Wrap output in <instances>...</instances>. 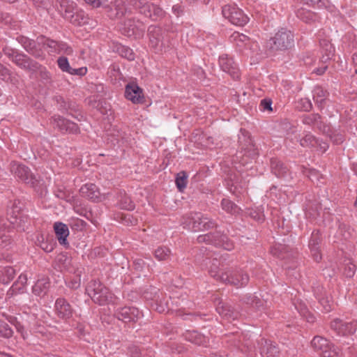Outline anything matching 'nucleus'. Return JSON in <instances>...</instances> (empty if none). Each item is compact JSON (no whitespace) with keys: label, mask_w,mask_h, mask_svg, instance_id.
<instances>
[{"label":"nucleus","mask_w":357,"mask_h":357,"mask_svg":"<svg viewBox=\"0 0 357 357\" xmlns=\"http://www.w3.org/2000/svg\"><path fill=\"white\" fill-rule=\"evenodd\" d=\"M55 6L61 15L65 16L67 13V0H56Z\"/></svg>","instance_id":"nucleus-55"},{"label":"nucleus","mask_w":357,"mask_h":357,"mask_svg":"<svg viewBox=\"0 0 357 357\" xmlns=\"http://www.w3.org/2000/svg\"><path fill=\"white\" fill-rule=\"evenodd\" d=\"M221 206L225 211L231 214L238 213L240 211V208L236 204L227 199H223L222 200Z\"/></svg>","instance_id":"nucleus-40"},{"label":"nucleus","mask_w":357,"mask_h":357,"mask_svg":"<svg viewBox=\"0 0 357 357\" xmlns=\"http://www.w3.org/2000/svg\"><path fill=\"white\" fill-rule=\"evenodd\" d=\"M294 45V36L290 31L282 29L270 40L271 48L273 50H284Z\"/></svg>","instance_id":"nucleus-7"},{"label":"nucleus","mask_w":357,"mask_h":357,"mask_svg":"<svg viewBox=\"0 0 357 357\" xmlns=\"http://www.w3.org/2000/svg\"><path fill=\"white\" fill-rule=\"evenodd\" d=\"M11 172L15 175V176L26 183H31L33 186H35L36 183L38 182L37 179L31 173L29 168L24 165L13 162L11 165Z\"/></svg>","instance_id":"nucleus-13"},{"label":"nucleus","mask_w":357,"mask_h":357,"mask_svg":"<svg viewBox=\"0 0 357 357\" xmlns=\"http://www.w3.org/2000/svg\"><path fill=\"white\" fill-rule=\"evenodd\" d=\"M248 213L255 220L258 222H262L264 220L265 215L261 207H256L255 208L249 209Z\"/></svg>","instance_id":"nucleus-43"},{"label":"nucleus","mask_w":357,"mask_h":357,"mask_svg":"<svg viewBox=\"0 0 357 357\" xmlns=\"http://www.w3.org/2000/svg\"><path fill=\"white\" fill-rule=\"evenodd\" d=\"M59 67L63 71L67 72V57L61 56L57 60Z\"/></svg>","instance_id":"nucleus-64"},{"label":"nucleus","mask_w":357,"mask_h":357,"mask_svg":"<svg viewBox=\"0 0 357 357\" xmlns=\"http://www.w3.org/2000/svg\"><path fill=\"white\" fill-rule=\"evenodd\" d=\"M80 273L81 271L77 270L75 273V277L73 278L70 287L73 289H76L80 285Z\"/></svg>","instance_id":"nucleus-60"},{"label":"nucleus","mask_w":357,"mask_h":357,"mask_svg":"<svg viewBox=\"0 0 357 357\" xmlns=\"http://www.w3.org/2000/svg\"><path fill=\"white\" fill-rule=\"evenodd\" d=\"M104 287V285L98 280H91L86 287L87 294L93 301H100V295H98L100 291Z\"/></svg>","instance_id":"nucleus-24"},{"label":"nucleus","mask_w":357,"mask_h":357,"mask_svg":"<svg viewBox=\"0 0 357 357\" xmlns=\"http://www.w3.org/2000/svg\"><path fill=\"white\" fill-rule=\"evenodd\" d=\"M132 6L135 8L134 2L130 0H115L110 8V17H121L127 13H131Z\"/></svg>","instance_id":"nucleus-14"},{"label":"nucleus","mask_w":357,"mask_h":357,"mask_svg":"<svg viewBox=\"0 0 357 357\" xmlns=\"http://www.w3.org/2000/svg\"><path fill=\"white\" fill-rule=\"evenodd\" d=\"M37 8L47 9L50 5L49 0H31Z\"/></svg>","instance_id":"nucleus-59"},{"label":"nucleus","mask_w":357,"mask_h":357,"mask_svg":"<svg viewBox=\"0 0 357 357\" xmlns=\"http://www.w3.org/2000/svg\"><path fill=\"white\" fill-rule=\"evenodd\" d=\"M13 331L8 324L0 319V336L10 338L13 336Z\"/></svg>","instance_id":"nucleus-44"},{"label":"nucleus","mask_w":357,"mask_h":357,"mask_svg":"<svg viewBox=\"0 0 357 357\" xmlns=\"http://www.w3.org/2000/svg\"><path fill=\"white\" fill-rule=\"evenodd\" d=\"M0 78L6 82L11 81V75L10 71L5 66H2L1 70L0 71Z\"/></svg>","instance_id":"nucleus-57"},{"label":"nucleus","mask_w":357,"mask_h":357,"mask_svg":"<svg viewBox=\"0 0 357 357\" xmlns=\"http://www.w3.org/2000/svg\"><path fill=\"white\" fill-rule=\"evenodd\" d=\"M22 207L23 203L20 200H15L12 204L11 208L8 212V216L10 217L12 215L15 216L22 215Z\"/></svg>","instance_id":"nucleus-45"},{"label":"nucleus","mask_w":357,"mask_h":357,"mask_svg":"<svg viewBox=\"0 0 357 357\" xmlns=\"http://www.w3.org/2000/svg\"><path fill=\"white\" fill-rule=\"evenodd\" d=\"M297 108L303 111H309L312 107V102L308 98H301L297 102Z\"/></svg>","instance_id":"nucleus-52"},{"label":"nucleus","mask_w":357,"mask_h":357,"mask_svg":"<svg viewBox=\"0 0 357 357\" xmlns=\"http://www.w3.org/2000/svg\"><path fill=\"white\" fill-rule=\"evenodd\" d=\"M119 206L121 208L128 211H132L135 208V204L131 201L130 198L126 195L120 199Z\"/></svg>","instance_id":"nucleus-50"},{"label":"nucleus","mask_w":357,"mask_h":357,"mask_svg":"<svg viewBox=\"0 0 357 357\" xmlns=\"http://www.w3.org/2000/svg\"><path fill=\"white\" fill-rule=\"evenodd\" d=\"M271 167L272 172L278 177L284 178L287 175V167L278 159L271 160Z\"/></svg>","instance_id":"nucleus-29"},{"label":"nucleus","mask_w":357,"mask_h":357,"mask_svg":"<svg viewBox=\"0 0 357 357\" xmlns=\"http://www.w3.org/2000/svg\"><path fill=\"white\" fill-rule=\"evenodd\" d=\"M15 271L11 266L4 267L0 274V282L3 284H8L15 277Z\"/></svg>","instance_id":"nucleus-37"},{"label":"nucleus","mask_w":357,"mask_h":357,"mask_svg":"<svg viewBox=\"0 0 357 357\" xmlns=\"http://www.w3.org/2000/svg\"><path fill=\"white\" fill-rule=\"evenodd\" d=\"M52 123L54 128H58L62 132L67 131V121L63 117L54 115L52 117Z\"/></svg>","instance_id":"nucleus-42"},{"label":"nucleus","mask_w":357,"mask_h":357,"mask_svg":"<svg viewBox=\"0 0 357 357\" xmlns=\"http://www.w3.org/2000/svg\"><path fill=\"white\" fill-rule=\"evenodd\" d=\"M37 240L40 243V247L46 252H50L54 250V243L45 242L43 235L38 236Z\"/></svg>","instance_id":"nucleus-51"},{"label":"nucleus","mask_w":357,"mask_h":357,"mask_svg":"<svg viewBox=\"0 0 357 357\" xmlns=\"http://www.w3.org/2000/svg\"><path fill=\"white\" fill-rule=\"evenodd\" d=\"M356 271V265L354 261L350 259H345L344 262V274L347 278H351L354 275Z\"/></svg>","instance_id":"nucleus-41"},{"label":"nucleus","mask_w":357,"mask_h":357,"mask_svg":"<svg viewBox=\"0 0 357 357\" xmlns=\"http://www.w3.org/2000/svg\"><path fill=\"white\" fill-rule=\"evenodd\" d=\"M87 73V68L86 67H82L79 68H73L68 64V74L78 75L79 77L84 76Z\"/></svg>","instance_id":"nucleus-56"},{"label":"nucleus","mask_w":357,"mask_h":357,"mask_svg":"<svg viewBox=\"0 0 357 357\" xmlns=\"http://www.w3.org/2000/svg\"><path fill=\"white\" fill-rule=\"evenodd\" d=\"M66 260L67 256L66 254L63 252L59 254L54 262V269L64 274L67 271Z\"/></svg>","instance_id":"nucleus-35"},{"label":"nucleus","mask_w":357,"mask_h":357,"mask_svg":"<svg viewBox=\"0 0 357 357\" xmlns=\"http://www.w3.org/2000/svg\"><path fill=\"white\" fill-rule=\"evenodd\" d=\"M201 266L202 268L207 269L209 275L217 281L229 284L238 288L248 283L249 276L247 273H243L242 270L225 268L217 257H213L211 253L207 254Z\"/></svg>","instance_id":"nucleus-1"},{"label":"nucleus","mask_w":357,"mask_h":357,"mask_svg":"<svg viewBox=\"0 0 357 357\" xmlns=\"http://www.w3.org/2000/svg\"><path fill=\"white\" fill-rule=\"evenodd\" d=\"M98 295H100V301H93L94 303H98L100 305L110 304L113 305H116L119 303V298L114 296L106 287L101 289V291L98 293Z\"/></svg>","instance_id":"nucleus-23"},{"label":"nucleus","mask_w":357,"mask_h":357,"mask_svg":"<svg viewBox=\"0 0 357 357\" xmlns=\"http://www.w3.org/2000/svg\"><path fill=\"white\" fill-rule=\"evenodd\" d=\"M184 338L187 341L197 345H206L208 342L206 337L196 331H187L184 333Z\"/></svg>","instance_id":"nucleus-25"},{"label":"nucleus","mask_w":357,"mask_h":357,"mask_svg":"<svg viewBox=\"0 0 357 357\" xmlns=\"http://www.w3.org/2000/svg\"><path fill=\"white\" fill-rule=\"evenodd\" d=\"M320 45L322 53L321 61L322 63H326L333 57L334 54V47L332 44L326 40L320 41Z\"/></svg>","instance_id":"nucleus-30"},{"label":"nucleus","mask_w":357,"mask_h":357,"mask_svg":"<svg viewBox=\"0 0 357 357\" xmlns=\"http://www.w3.org/2000/svg\"><path fill=\"white\" fill-rule=\"evenodd\" d=\"M259 352L264 357H278L280 350L275 344L261 338L257 343Z\"/></svg>","instance_id":"nucleus-18"},{"label":"nucleus","mask_w":357,"mask_h":357,"mask_svg":"<svg viewBox=\"0 0 357 357\" xmlns=\"http://www.w3.org/2000/svg\"><path fill=\"white\" fill-rule=\"evenodd\" d=\"M2 50L12 62L25 71L35 73L40 67V64L29 56L10 46H4Z\"/></svg>","instance_id":"nucleus-2"},{"label":"nucleus","mask_w":357,"mask_h":357,"mask_svg":"<svg viewBox=\"0 0 357 357\" xmlns=\"http://www.w3.org/2000/svg\"><path fill=\"white\" fill-rule=\"evenodd\" d=\"M119 54L128 60L132 61L135 59V54L132 49L127 46L121 45L118 47Z\"/></svg>","instance_id":"nucleus-47"},{"label":"nucleus","mask_w":357,"mask_h":357,"mask_svg":"<svg viewBox=\"0 0 357 357\" xmlns=\"http://www.w3.org/2000/svg\"><path fill=\"white\" fill-rule=\"evenodd\" d=\"M126 98L135 104L143 102L142 89L136 84L130 83L126 85L125 90Z\"/></svg>","instance_id":"nucleus-19"},{"label":"nucleus","mask_w":357,"mask_h":357,"mask_svg":"<svg viewBox=\"0 0 357 357\" xmlns=\"http://www.w3.org/2000/svg\"><path fill=\"white\" fill-rule=\"evenodd\" d=\"M219 64L221 69L229 73L234 79L239 77L238 69L232 58L227 54L222 55L219 58Z\"/></svg>","instance_id":"nucleus-17"},{"label":"nucleus","mask_w":357,"mask_h":357,"mask_svg":"<svg viewBox=\"0 0 357 357\" xmlns=\"http://www.w3.org/2000/svg\"><path fill=\"white\" fill-rule=\"evenodd\" d=\"M11 243V238L10 236L7 234H0V248H6Z\"/></svg>","instance_id":"nucleus-58"},{"label":"nucleus","mask_w":357,"mask_h":357,"mask_svg":"<svg viewBox=\"0 0 357 357\" xmlns=\"http://www.w3.org/2000/svg\"><path fill=\"white\" fill-rule=\"evenodd\" d=\"M217 312L223 317H225L228 320L231 318L233 312L228 306H225L223 303H219L216 307Z\"/></svg>","instance_id":"nucleus-48"},{"label":"nucleus","mask_w":357,"mask_h":357,"mask_svg":"<svg viewBox=\"0 0 357 357\" xmlns=\"http://www.w3.org/2000/svg\"><path fill=\"white\" fill-rule=\"evenodd\" d=\"M230 41L240 48L245 47L250 43V39L239 32H234L229 37Z\"/></svg>","instance_id":"nucleus-31"},{"label":"nucleus","mask_w":357,"mask_h":357,"mask_svg":"<svg viewBox=\"0 0 357 357\" xmlns=\"http://www.w3.org/2000/svg\"><path fill=\"white\" fill-rule=\"evenodd\" d=\"M300 144L303 147H315L321 153L325 152L328 148L326 142H320L310 132L305 133L303 137L300 139Z\"/></svg>","instance_id":"nucleus-16"},{"label":"nucleus","mask_w":357,"mask_h":357,"mask_svg":"<svg viewBox=\"0 0 357 357\" xmlns=\"http://www.w3.org/2000/svg\"><path fill=\"white\" fill-rule=\"evenodd\" d=\"M331 328L339 335H352L357 331V321L345 322L340 319H335L331 321Z\"/></svg>","instance_id":"nucleus-12"},{"label":"nucleus","mask_w":357,"mask_h":357,"mask_svg":"<svg viewBox=\"0 0 357 357\" xmlns=\"http://www.w3.org/2000/svg\"><path fill=\"white\" fill-rule=\"evenodd\" d=\"M7 220L9 221L10 225L13 228L20 232L25 231L28 229L29 225V217L25 214L17 216L12 215L10 217H8Z\"/></svg>","instance_id":"nucleus-22"},{"label":"nucleus","mask_w":357,"mask_h":357,"mask_svg":"<svg viewBox=\"0 0 357 357\" xmlns=\"http://www.w3.org/2000/svg\"><path fill=\"white\" fill-rule=\"evenodd\" d=\"M114 316L123 322H135L142 317L139 310L134 307H123L114 310Z\"/></svg>","instance_id":"nucleus-11"},{"label":"nucleus","mask_w":357,"mask_h":357,"mask_svg":"<svg viewBox=\"0 0 357 357\" xmlns=\"http://www.w3.org/2000/svg\"><path fill=\"white\" fill-rule=\"evenodd\" d=\"M154 256L159 261H165L170 258L171 250L167 247L160 246L155 250Z\"/></svg>","instance_id":"nucleus-39"},{"label":"nucleus","mask_w":357,"mask_h":357,"mask_svg":"<svg viewBox=\"0 0 357 357\" xmlns=\"http://www.w3.org/2000/svg\"><path fill=\"white\" fill-rule=\"evenodd\" d=\"M319 303L322 305L323 310L325 312H328L331 310L332 305H331V303H330V301L328 300V298H323L320 299Z\"/></svg>","instance_id":"nucleus-63"},{"label":"nucleus","mask_w":357,"mask_h":357,"mask_svg":"<svg viewBox=\"0 0 357 357\" xmlns=\"http://www.w3.org/2000/svg\"><path fill=\"white\" fill-rule=\"evenodd\" d=\"M130 2H134L135 9L139 10L141 14L152 20H158L165 15L161 8L146 0H130Z\"/></svg>","instance_id":"nucleus-4"},{"label":"nucleus","mask_w":357,"mask_h":357,"mask_svg":"<svg viewBox=\"0 0 357 357\" xmlns=\"http://www.w3.org/2000/svg\"><path fill=\"white\" fill-rule=\"evenodd\" d=\"M321 234L319 231H313L309 241V248L310 250L312 256L316 261H319L321 259V254L320 252L319 244L321 243Z\"/></svg>","instance_id":"nucleus-21"},{"label":"nucleus","mask_w":357,"mask_h":357,"mask_svg":"<svg viewBox=\"0 0 357 357\" xmlns=\"http://www.w3.org/2000/svg\"><path fill=\"white\" fill-rule=\"evenodd\" d=\"M94 107L102 114H108V112L111 111V106L105 101H98Z\"/></svg>","instance_id":"nucleus-53"},{"label":"nucleus","mask_w":357,"mask_h":357,"mask_svg":"<svg viewBox=\"0 0 357 357\" xmlns=\"http://www.w3.org/2000/svg\"><path fill=\"white\" fill-rule=\"evenodd\" d=\"M55 310L58 314V316L66 320V312H67V305L66 303V300L64 298H59L56 301L55 303Z\"/></svg>","instance_id":"nucleus-38"},{"label":"nucleus","mask_w":357,"mask_h":357,"mask_svg":"<svg viewBox=\"0 0 357 357\" xmlns=\"http://www.w3.org/2000/svg\"><path fill=\"white\" fill-rule=\"evenodd\" d=\"M38 70L39 71L40 77L42 79H44L46 81H48L50 79V78H51L50 73L47 70V69L45 67H43L40 65V68L38 69Z\"/></svg>","instance_id":"nucleus-61"},{"label":"nucleus","mask_w":357,"mask_h":357,"mask_svg":"<svg viewBox=\"0 0 357 357\" xmlns=\"http://www.w3.org/2000/svg\"><path fill=\"white\" fill-rule=\"evenodd\" d=\"M296 14L297 17L306 23L314 22L317 19L316 13L303 8L298 9Z\"/></svg>","instance_id":"nucleus-34"},{"label":"nucleus","mask_w":357,"mask_h":357,"mask_svg":"<svg viewBox=\"0 0 357 357\" xmlns=\"http://www.w3.org/2000/svg\"><path fill=\"white\" fill-rule=\"evenodd\" d=\"M181 225L183 228L194 232L209 229L215 226L213 220L200 213H190L183 216Z\"/></svg>","instance_id":"nucleus-3"},{"label":"nucleus","mask_w":357,"mask_h":357,"mask_svg":"<svg viewBox=\"0 0 357 357\" xmlns=\"http://www.w3.org/2000/svg\"><path fill=\"white\" fill-rule=\"evenodd\" d=\"M50 288V282L47 278L38 280L32 288L33 293L38 296L43 297Z\"/></svg>","instance_id":"nucleus-27"},{"label":"nucleus","mask_w":357,"mask_h":357,"mask_svg":"<svg viewBox=\"0 0 357 357\" xmlns=\"http://www.w3.org/2000/svg\"><path fill=\"white\" fill-rule=\"evenodd\" d=\"M321 116L317 114H310L303 116V123L306 125L314 126L319 123Z\"/></svg>","instance_id":"nucleus-49"},{"label":"nucleus","mask_w":357,"mask_h":357,"mask_svg":"<svg viewBox=\"0 0 357 357\" xmlns=\"http://www.w3.org/2000/svg\"><path fill=\"white\" fill-rule=\"evenodd\" d=\"M27 282V277L24 274H21L17 281H15L9 291H8V294L13 296L17 293H23L25 289V285Z\"/></svg>","instance_id":"nucleus-28"},{"label":"nucleus","mask_w":357,"mask_h":357,"mask_svg":"<svg viewBox=\"0 0 357 357\" xmlns=\"http://www.w3.org/2000/svg\"><path fill=\"white\" fill-rule=\"evenodd\" d=\"M79 193L82 197L93 202H102L106 199L105 194H101L98 187L93 183H86L81 187Z\"/></svg>","instance_id":"nucleus-15"},{"label":"nucleus","mask_w":357,"mask_h":357,"mask_svg":"<svg viewBox=\"0 0 357 357\" xmlns=\"http://www.w3.org/2000/svg\"><path fill=\"white\" fill-rule=\"evenodd\" d=\"M188 176L185 172H181L176 178V184L179 191H183L187 185Z\"/></svg>","instance_id":"nucleus-46"},{"label":"nucleus","mask_w":357,"mask_h":357,"mask_svg":"<svg viewBox=\"0 0 357 357\" xmlns=\"http://www.w3.org/2000/svg\"><path fill=\"white\" fill-rule=\"evenodd\" d=\"M119 30L124 36L137 38L144 35L145 25L135 18H127L121 24Z\"/></svg>","instance_id":"nucleus-6"},{"label":"nucleus","mask_w":357,"mask_h":357,"mask_svg":"<svg viewBox=\"0 0 357 357\" xmlns=\"http://www.w3.org/2000/svg\"><path fill=\"white\" fill-rule=\"evenodd\" d=\"M150 43L152 47H157L161 40V29L158 26H151L148 29Z\"/></svg>","instance_id":"nucleus-33"},{"label":"nucleus","mask_w":357,"mask_h":357,"mask_svg":"<svg viewBox=\"0 0 357 357\" xmlns=\"http://www.w3.org/2000/svg\"><path fill=\"white\" fill-rule=\"evenodd\" d=\"M197 241L199 243L205 242L213 244L215 246L222 247L226 250H231L234 248L233 242L226 235L222 234L219 231L199 235L197 237Z\"/></svg>","instance_id":"nucleus-8"},{"label":"nucleus","mask_w":357,"mask_h":357,"mask_svg":"<svg viewBox=\"0 0 357 357\" xmlns=\"http://www.w3.org/2000/svg\"><path fill=\"white\" fill-rule=\"evenodd\" d=\"M38 44L40 48L47 50L49 54H59L63 49V45L59 44L58 42L46 38L44 36L38 37Z\"/></svg>","instance_id":"nucleus-20"},{"label":"nucleus","mask_w":357,"mask_h":357,"mask_svg":"<svg viewBox=\"0 0 357 357\" xmlns=\"http://www.w3.org/2000/svg\"><path fill=\"white\" fill-rule=\"evenodd\" d=\"M73 210L77 214L84 216L86 218H89L88 215H90V213L86 210V208L82 206V204L80 203L78 204V202L73 203Z\"/></svg>","instance_id":"nucleus-54"},{"label":"nucleus","mask_w":357,"mask_h":357,"mask_svg":"<svg viewBox=\"0 0 357 357\" xmlns=\"http://www.w3.org/2000/svg\"><path fill=\"white\" fill-rule=\"evenodd\" d=\"M121 221L123 223L126 225H135L137 223V220L132 218L129 214H122L121 215Z\"/></svg>","instance_id":"nucleus-62"},{"label":"nucleus","mask_w":357,"mask_h":357,"mask_svg":"<svg viewBox=\"0 0 357 357\" xmlns=\"http://www.w3.org/2000/svg\"><path fill=\"white\" fill-rule=\"evenodd\" d=\"M311 345L319 353L320 357H340L339 351L327 339L321 336H315Z\"/></svg>","instance_id":"nucleus-5"},{"label":"nucleus","mask_w":357,"mask_h":357,"mask_svg":"<svg viewBox=\"0 0 357 357\" xmlns=\"http://www.w3.org/2000/svg\"><path fill=\"white\" fill-rule=\"evenodd\" d=\"M89 17L83 10H77L70 15V22L76 26H82L89 23Z\"/></svg>","instance_id":"nucleus-32"},{"label":"nucleus","mask_w":357,"mask_h":357,"mask_svg":"<svg viewBox=\"0 0 357 357\" xmlns=\"http://www.w3.org/2000/svg\"><path fill=\"white\" fill-rule=\"evenodd\" d=\"M224 17L231 24L237 26H243L249 20L248 17L236 5H225L222 10Z\"/></svg>","instance_id":"nucleus-9"},{"label":"nucleus","mask_w":357,"mask_h":357,"mask_svg":"<svg viewBox=\"0 0 357 357\" xmlns=\"http://www.w3.org/2000/svg\"><path fill=\"white\" fill-rule=\"evenodd\" d=\"M16 40L21 44L27 53L36 59H43L45 58V54L42 48L38 46V39L34 40L24 36H19L17 37Z\"/></svg>","instance_id":"nucleus-10"},{"label":"nucleus","mask_w":357,"mask_h":357,"mask_svg":"<svg viewBox=\"0 0 357 357\" xmlns=\"http://www.w3.org/2000/svg\"><path fill=\"white\" fill-rule=\"evenodd\" d=\"M313 99L319 107H322V104L328 96V93L321 86H316L313 90Z\"/></svg>","instance_id":"nucleus-36"},{"label":"nucleus","mask_w":357,"mask_h":357,"mask_svg":"<svg viewBox=\"0 0 357 357\" xmlns=\"http://www.w3.org/2000/svg\"><path fill=\"white\" fill-rule=\"evenodd\" d=\"M54 230L59 243L61 245H67V226L61 222L54 224Z\"/></svg>","instance_id":"nucleus-26"}]
</instances>
